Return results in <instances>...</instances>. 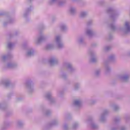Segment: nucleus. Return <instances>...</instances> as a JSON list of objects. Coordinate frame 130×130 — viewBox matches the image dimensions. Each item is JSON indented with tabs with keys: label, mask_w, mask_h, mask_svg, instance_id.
I'll list each match as a JSON object with an SVG mask.
<instances>
[{
	"label": "nucleus",
	"mask_w": 130,
	"mask_h": 130,
	"mask_svg": "<svg viewBox=\"0 0 130 130\" xmlns=\"http://www.w3.org/2000/svg\"><path fill=\"white\" fill-rule=\"evenodd\" d=\"M1 106H2V105L0 104V107H1Z\"/></svg>",
	"instance_id": "nucleus-44"
},
{
	"label": "nucleus",
	"mask_w": 130,
	"mask_h": 130,
	"mask_svg": "<svg viewBox=\"0 0 130 130\" xmlns=\"http://www.w3.org/2000/svg\"><path fill=\"white\" fill-rule=\"evenodd\" d=\"M120 78L123 82H127V81L128 80V79H129V75H124L123 76L120 77Z\"/></svg>",
	"instance_id": "nucleus-11"
},
{
	"label": "nucleus",
	"mask_w": 130,
	"mask_h": 130,
	"mask_svg": "<svg viewBox=\"0 0 130 130\" xmlns=\"http://www.w3.org/2000/svg\"><path fill=\"white\" fill-rule=\"evenodd\" d=\"M61 31H66L67 29V25L65 24H62L60 26Z\"/></svg>",
	"instance_id": "nucleus-18"
},
{
	"label": "nucleus",
	"mask_w": 130,
	"mask_h": 130,
	"mask_svg": "<svg viewBox=\"0 0 130 130\" xmlns=\"http://www.w3.org/2000/svg\"><path fill=\"white\" fill-rule=\"evenodd\" d=\"M18 126H21V125H23V123H22V122H18Z\"/></svg>",
	"instance_id": "nucleus-32"
},
{
	"label": "nucleus",
	"mask_w": 130,
	"mask_h": 130,
	"mask_svg": "<svg viewBox=\"0 0 130 130\" xmlns=\"http://www.w3.org/2000/svg\"><path fill=\"white\" fill-rule=\"evenodd\" d=\"M121 130H125V128L124 127H122Z\"/></svg>",
	"instance_id": "nucleus-40"
},
{
	"label": "nucleus",
	"mask_w": 130,
	"mask_h": 130,
	"mask_svg": "<svg viewBox=\"0 0 130 130\" xmlns=\"http://www.w3.org/2000/svg\"><path fill=\"white\" fill-rule=\"evenodd\" d=\"M108 14H111V19H114L117 17L118 14L115 10H113L112 8H109L107 10Z\"/></svg>",
	"instance_id": "nucleus-2"
},
{
	"label": "nucleus",
	"mask_w": 130,
	"mask_h": 130,
	"mask_svg": "<svg viewBox=\"0 0 130 130\" xmlns=\"http://www.w3.org/2000/svg\"><path fill=\"white\" fill-rule=\"evenodd\" d=\"M74 104L75 106H77L78 107H80L82 105V102L80 100H76L74 102Z\"/></svg>",
	"instance_id": "nucleus-13"
},
{
	"label": "nucleus",
	"mask_w": 130,
	"mask_h": 130,
	"mask_svg": "<svg viewBox=\"0 0 130 130\" xmlns=\"http://www.w3.org/2000/svg\"><path fill=\"white\" fill-rule=\"evenodd\" d=\"M91 56H92V58L90 60V61L91 62H96V61H97V59H96V58H95L94 57H93L94 56V54H91Z\"/></svg>",
	"instance_id": "nucleus-19"
},
{
	"label": "nucleus",
	"mask_w": 130,
	"mask_h": 130,
	"mask_svg": "<svg viewBox=\"0 0 130 130\" xmlns=\"http://www.w3.org/2000/svg\"><path fill=\"white\" fill-rule=\"evenodd\" d=\"M69 11L72 15H74L76 13V9L74 7H71Z\"/></svg>",
	"instance_id": "nucleus-16"
},
{
	"label": "nucleus",
	"mask_w": 130,
	"mask_h": 130,
	"mask_svg": "<svg viewBox=\"0 0 130 130\" xmlns=\"http://www.w3.org/2000/svg\"><path fill=\"white\" fill-rule=\"evenodd\" d=\"M67 127H68V126H67V125H64V129H67Z\"/></svg>",
	"instance_id": "nucleus-38"
},
{
	"label": "nucleus",
	"mask_w": 130,
	"mask_h": 130,
	"mask_svg": "<svg viewBox=\"0 0 130 130\" xmlns=\"http://www.w3.org/2000/svg\"><path fill=\"white\" fill-rule=\"evenodd\" d=\"M99 74H100V70H97V71L95 72V75H96V76H99Z\"/></svg>",
	"instance_id": "nucleus-30"
},
{
	"label": "nucleus",
	"mask_w": 130,
	"mask_h": 130,
	"mask_svg": "<svg viewBox=\"0 0 130 130\" xmlns=\"http://www.w3.org/2000/svg\"><path fill=\"white\" fill-rule=\"evenodd\" d=\"M3 15H4V13H0V16H3Z\"/></svg>",
	"instance_id": "nucleus-41"
},
{
	"label": "nucleus",
	"mask_w": 130,
	"mask_h": 130,
	"mask_svg": "<svg viewBox=\"0 0 130 130\" xmlns=\"http://www.w3.org/2000/svg\"><path fill=\"white\" fill-rule=\"evenodd\" d=\"M86 33L87 35H88V36H89V37H92V36H93V31L91 30V29H87L86 30Z\"/></svg>",
	"instance_id": "nucleus-12"
},
{
	"label": "nucleus",
	"mask_w": 130,
	"mask_h": 130,
	"mask_svg": "<svg viewBox=\"0 0 130 130\" xmlns=\"http://www.w3.org/2000/svg\"><path fill=\"white\" fill-rule=\"evenodd\" d=\"M34 55V50H33V49H30L29 50H28L26 55L27 56H32V55Z\"/></svg>",
	"instance_id": "nucleus-14"
},
{
	"label": "nucleus",
	"mask_w": 130,
	"mask_h": 130,
	"mask_svg": "<svg viewBox=\"0 0 130 130\" xmlns=\"http://www.w3.org/2000/svg\"><path fill=\"white\" fill-rule=\"evenodd\" d=\"M0 84L5 87H8L10 85V81L8 80H4L1 81Z\"/></svg>",
	"instance_id": "nucleus-7"
},
{
	"label": "nucleus",
	"mask_w": 130,
	"mask_h": 130,
	"mask_svg": "<svg viewBox=\"0 0 130 130\" xmlns=\"http://www.w3.org/2000/svg\"><path fill=\"white\" fill-rule=\"evenodd\" d=\"M106 72H109L110 71V68L109 66H106Z\"/></svg>",
	"instance_id": "nucleus-28"
},
{
	"label": "nucleus",
	"mask_w": 130,
	"mask_h": 130,
	"mask_svg": "<svg viewBox=\"0 0 130 130\" xmlns=\"http://www.w3.org/2000/svg\"><path fill=\"white\" fill-rule=\"evenodd\" d=\"M118 106H115L114 107V110H118Z\"/></svg>",
	"instance_id": "nucleus-34"
},
{
	"label": "nucleus",
	"mask_w": 130,
	"mask_h": 130,
	"mask_svg": "<svg viewBox=\"0 0 130 130\" xmlns=\"http://www.w3.org/2000/svg\"><path fill=\"white\" fill-rule=\"evenodd\" d=\"M87 16V12H82L80 13V17L81 18H84Z\"/></svg>",
	"instance_id": "nucleus-21"
},
{
	"label": "nucleus",
	"mask_w": 130,
	"mask_h": 130,
	"mask_svg": "<svg viewBox=\"0 0 130 130\" xmlns=\"http://www.w3.org/2000/svg\"><path fill=\"white\" fill-rule=\"evenodd\" d=\"M89 121H92V119H89Z\"/></svg>",
	"instance_id": "nucleus-42"
},
{
	"label": "nucleus",
	"mask_w": 130,
	"mask_h": 130,
	"mask_svg": "<svg viewBox=\"0 0 130 130\" xmlns=\"http://www.w3.org/2000/svg\"><path fill=\"white\" fill-rule=\"evenodd\" d=\"M53 3H58V5L59 6H62L64 2L62 1H60V0H50V4H53Z\"/></svg>",
	"instance_id": "nucleus-8"
},
{
	"label": "nucleus",
	"mask_w": 130,
	"mask_h": 130,
	"mask_svg": "<svg viewBox=\"0 0 130 130\" xmlns=\"http://www.w3.org/2000/svg\"><path fill=\"white\" fill-rule=\"evenodd\" d=\"M91 128H92V129H96V128H98V126L93 123H91Z\"/></svg>",
	"instance_id": "nucleus-22"
},
{
	"label": "nucleus",
	"mask_w": 130,
	"mask_h": 130,
	"mask_svg": "<svg viewBox=\"0 0 130 130\" xmlns=\"http://www.w3.org/2000/svg\"><path fill=\"white\" fill-rule=\"evenodd\" d=\"M76 127H78V124H77V123L74 124V125H73V128H74V129H75V128H76Z\"/></svg>",
	"instance_id": "nucleus-31"
},
{
	"label": "nucleus",
	"mask_w": 130,
	"mask_h": 130,
	"mask_svg": "<svg viewBox=\"0 0 130 130\" xmlns=\"http://www.w3.org/2000/svg\"><path fill=\"white\" fill-rule=\"evenodd\" d=\"M55 45H56L58 48H62V47H63V43H62L61 41V37H60V36H57L56 37Z\"/></svg>",
	"instance_id": "nucleus-1"
},
{
	"label": "nucleus",
	"mask_w": 130,
	"mask_h": 130,
	"mask_svg": "<svg viewBox=\"0 0 130 130\" xmlns=\"http://www.w3.org/2000/svg\"><path fill=\"white\" fill-rule=\"evenodd\" d=\"M78 42L79 43V44H82V43L84 42V39H83L82 38H80L78 40Z\"/></svg>",
	"instance_id": "nucleus-25"
},
{
	"label": "nucleus",
	"mask_w": 130,
	"mask_h": 130,
	"mask_svg": "<svg viewBox=\"0 0 130 130\" xmlns=\"http://www.w3.org/2000/svg\"><path fill=\"white\" fill-rule=\"evenodd\" d=\"M54 45L51 44H48L46 46V49H52L53 48Z\"/></svg>",
	"instance_id": "nucleus-17"
},
{
	"label": "nucleus",
	"mask_w": 130,
	"mask_h": 130,
	"mask_svg": "<svg viewBox=\"0 0 130 130\" xmlns=\"http://www.w3.org/2000/svg\"><path fill=\"white\" fill-rule=\"evenodd\" d=\"M105 50L107 51V50H109V49H110V47L109 46H107L105 47Z\"/></svg>",
	"instance_id": "nucleus-33"
},
{
	"label": "nucleus",
	"mask_w": 130,
	"mask_h": 130,
	"mask_svg": "<svg viewBox=\"0 0 130 130\" xmlns=\"http://www.w3.org/2000/svg\"><path fill=\"white\" fill-rule=\"evenodd\" d=\"M55 124H56V121H54L52 123V125H55Z\"/></svg>",
	"instance_id": "nucleus-35"
},
{
	"label": "nucleus",
	"mask_w": 130,
	"mask_h": 130,
	"mask_svg": "<svg viewBox=\"0 0 130 130\" xmlns=\"http://www.w3.org/2000/svg\"><path fill=\"white\" fill-rule=\"evenodd\" d=\"M30 11H31V9L28 8L27 10H26V13L24 14V17H26L27 13H29V12H30Z\"/></svg>",
	"instance_id": "nucleus-29"
},
{
	"label": "nucleus",
	"mask_w": 130,
	"mask_h": 130,
	"mask_svg": "<svg viewBox=\"0 0 130 130\" xmlns=\"http://www.w3.org/2000/svg\"><path fill=\"white\" fill-rule=\"evenodd\" d=\"M7 68H15V64L12 63H8L7 65Z\"/></svg>",
	"instance_id": "nucleus-24"
},
{
	"label": "nucleus",
	"mask_w": 130,
	"mask_h": 130,
	"mask_svg": "<svg viewBox=\"0 0 130 130\" xmlns=\"http://www.w3.org/2000/svg\"><path fill=\"white\" fill-rule=\"evenodd\" d=\"M10 57H11V54H9L7 55H5L3 56V60H6V59H8V58H10Z\"/></svg>",
	"instance_id": "nucleus-20"
},
{
	"label": "nucleus",
	"mask_w": 130,
	"mask_h": 130,
	"mask_svg": "<svg viewBox=\"0 0 130 130\" xmlns=\"http://www.w3.org/2000/svg\"><path fill=\"white\" fill-rule=\"evenodd\" d=\"M44 40H45V37L43 35H40V37L36 42V43H40V42H42V41H44Z\"/></svg>",
	"instance_id": "nucleus-10"
},
{
	"label": "nucleus",
	"mask_w": 130,
	"mask_h": 130,
	"mask_svg": "<svg viewBox=\"0 0 130 130\" xmlns=\"http://www.w3.org/2000/svg\"><path fill=\"white\" fill-rule=\"evenodd\" d=\"M110 27L112 30H115V26H114V24H111Z\"/></svg>",
	"instance_id": "nucleus-27"
},
{
	"label": "nucleus",
	"mask_w": 130,
	"mask_h": 130,
	"mask_svg": "<svg viewBox=\"0 0 130 130\" xmlns=\"http://www.w3.org/2000/svg\"><path fill=\"white\" fill-rule=\"evenodd\" d=\"M64 66L66 67L70 72H73V71H74V68H73V66H72L71 63H64Z\"/></svg>",
	"instance_id": "nucleus-9"
},
{
	"label": "nucleus",
	"mask_w": 130,
	"mask_h": 130,
	"mask_svg": "<svg viewBox=\"0 0 130 130\" xmlns=\"http://www.w3.org/2000/svg\"><path fill=\"white\" fill-rule=\"evenodd\" d=\"M14 45V44H13L12 43H9L8 44V48H9V49H11L13 48Z\"/></svg>",
	"instance_id": "nucleus-23"
},
{
	"label": "nucleus",
	"mask_w": 130,
	"mask_h": 130,
	"mask_svg": "<svg viewBox=\"0 0 130 130\" xmlns=\"http://www.w3.org/2000/svg\"><path fill=\"white\" fill-rule=\"evenodd\" d=\"M114 58H115V56H114V55H111L109 57V60H113V59H114Z\"/></svg>",
	"instance_id": "nucleus-26"
},
{
	"label": "nucleus",
	"mask_w": 130,
	"mask_h": 130,
	"mask_svg": "<svg viewBox=\"0 0 130 130\" xmlns=\"http://www.w3.org/2000/svg\"><path fill=\"white\" fill-rule=\"evenodd\" d=\"M78 86H79V85L76 84V85H75V89H77L78 87H78Z\"/></svg>",
	"instance_id": "nucleus-39"
},
{
	"label": "nucleus",
	"mask_w": 130,
	"mask_h": 130,
	"mask_svg": "<svg viewBox=\"0 0 130 130\" xmlns=\"http://www.w3.org/2000/svg\"><path fill=\"white\" fill-rule=\"evenodd\" d=\"M107 113H108V111H105L104 113L102 114L101 118V120H102V121H104V119H105V116H106V114H107Z\"/></svg>",
	"instance_id": "nucleus-15"
},
{
	"label": "nucleus",
	"mask_w": 130,
	"mask_h": 130,
	"mask_svg": "<svg viewBox=\"0 0 130 130\" xmlns=\"http://www.w3.org/2000/svg\"><path fill=\"white\" fill-rule=\"evenodd\" d=\"M26 86L28 87L29 92H32L33 91V83L31 81H27L26 82Z\"/></svg>",
	"instance_id": "nucleus-4"
},
{
	"label": "nucleus",
	"mask_w": 130,
	"mask_h": 130,
	"mask_svg": "<svg viewBox=\"0 0 130 130\" xmlns=\"http://www.w3.org/2000/svg\"><path fill=\"white\" fill-rule=\"evenodd\" d=\"M49 62L50 66H53L54 64H56V63L58 62V61L57 60V59L55 58H52L49 60Z\"/></svg>",
	"instance_id": "nucleus-6"
},
{
	"label": "nucleus",
	"mask_w": 130,
	"mask_h": 130,
	"mask_svg": "<svg viewBox=\"0 0 130 130\" xmlns=\"http://www.w3.org/2000/svg\"><path fill=\"white\" fill-rule=\"evenodd\" d=\"M122 30L124 33L130 32V23L129 22H126L125 23V28H122Z\"/></svg>",
	"instance_id": "nucleus-3"
},
{
	"label": "nucleus",
	"mask_w": 130,
	"mask_h": 130,
	"mask_svg": "<svg viewBox=\"0 0 130 130\" xmlns=\"http://www.w3.org/2000/svg\"><path fill=\"white\" fill-rule=\"evenodd\" d=\"M46 115H48V113H46Z\"/></svg>",
	"instance_id": "nucleus-43"
},
{
	"label": "nucleus",
	"mask_w": 130,
	"mask_h": 130,
	"mask_svg": "<svg viewBox=\"0 0 130 130\" xmlns=\"http://www.w3.org/2000/svg\"><path fill=\"white\" fill-rule=\"evenodd\" d=\"M46 98H47V99H48V100H49L51 103H53V102L55 101L54 99L51 97V93H48L46 94Z\"/></svg>",
	"instance_id": "nucleus-5"
},
{
	"label": "nucleus",
	"mask_w": 130,
	"mask_h": 130,
	"mask_svg": "<svg viewBox=\"0 0 130 130\" xmlns=\"http://www.w3.org/2000/svg\"><path fill=\"white\" fill-rule=\"evenodd\" d=\"M91 23H92V21L88 22V23H87L88 26L91 25Z\"/></svg>",
	"instance_id": "nucleus-36"
},
{
	"label": "nucleus",
	"mask_w": 130,
	"mask_h": 130,
	"mask_svg": "<svg viewBox=\"0 0 130 130\" xmlns=\"http://www.w3.org/2000/svg\"><path fill=\"white\" fill-rule=\"evenodd\" d=\"M119 119L116 118V119H115V122H117L118 121Z\"/></svg>",
	"instance_id": "nucleus-37"
}]
</instances>
